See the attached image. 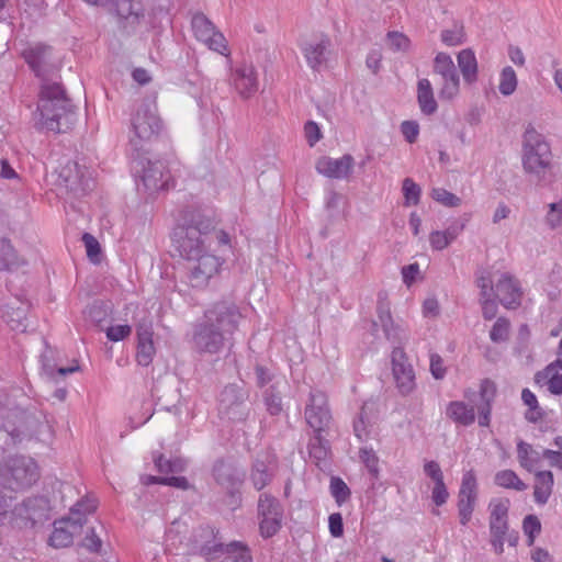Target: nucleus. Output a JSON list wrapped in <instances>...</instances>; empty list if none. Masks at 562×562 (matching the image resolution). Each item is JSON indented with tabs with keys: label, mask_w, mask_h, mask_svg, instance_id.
I'll return each mask as SVG.
<instances>
[{
	"label": "nucleus",
	"mask_w": 562,
	"mask_h": 562,
	"mask_svg": "<svg viewBox=\"0 0 562 562\" xmlns=\"http://www.w3.org/2000/svg\"><path fill=\"white\" fill-rule=\"evenodd\" d=\"M13 423L4 424L3 428L13 442L22 441L26 437H36L41 441H47L50 438V427L47 422H43L34 413L24 409H15L10 413Z\"/></svg>",
	"instance_id": "obj_8"
},
{
	"label": "nucleus",
	"mask_w": 562,
	"mask_h": 562,
	"mask_svg": "<svg viewBox=\"0 0 562 562\" xmlns=\"http://www.w3.org/2000/svg\"><path fill=\"white\" fill-rule=\"evenodd\" d=\"M518 86L516 71L513 67L506 66L499 72L498 90L504 97L512 95Z\"/></svg>",
	"instance_id": "obj_39"
},
{
	"label": "nucleus",
	"mask_w": 562,
	"mask_h": 562,
	"mask_svg": "<svg viewBox=\"0 0 562 562\" xmlns=\"http://www.w3.org/2000/svg\"><path fill=\"white\" fill-rule=\"evenodd\" d=\"M509 499L496 498L490 503V530L491 535H506L508 530L507 516L509 510Z\"/></svg>",
	"instance_id": "obj_24"
},
{
	"label": "nucleus",
	"mask_w": 562,
	"mask_h": 562,
	"mask_svg": "<svg viewBox=\"0 0 562 562\" xmlns=\"http://www.w3.org/2000/svg\"><path fill=\"white\" fill-rule=\"evenodd\" d=\"M106 337L111 341H121L132 333L130 325H115L106 328Z\"/></svg>",
	"instance_id": "obj_63"
},
{
	"label": "nucleus",
	"mask_w": 562,
	"mask_h": 562,
	"mask_svg": "<svg viewBox=\"0 0 562 562\" xmlns=\"http://www.w3.org/2000/svg\"><path fill=\"white\" fill-rule=\"evenodd\" d=\"M78 529H74L70 519L67 517L54 524V530L49 537V544L54 548H66L72 543L74 535Z\"/></svg>",
	"instance_id": "obj_31"
},
{
	"label": "nucleus",
	"mask_w": 562,
	"mask_h": 562,
	"mask_svg": "<svg viewBox=\"0 0 562 562\" xmlns=\"http://www.w3.org/2000/svg\"><path fill=\"white\" fill-rule=\"evenodd\" d=\"M494 482L496 485L510 488L518 492L527 490V484L524 483L513 470H502L495 474Z\"/></svg>",
	"instance_id": "obj_38"
},
{
	"label": "nucleus",
	"mask_w": 562,
	"mask_h": 562,
	"mask_svg": "<svg viewBox=\"0 0 562 562\" xmlns=\"http://www.w3.org/2000/svg\"><path fill=\"white\" fill-rule=\"evenodd\" d=\"M480 395L482 401L484 402L483 405L492 406V402L495 398L496 395V385L491 380H484L481 383L480 386Z\"/></svg>",
	"instance_id": "obj_64"
},
{
	"label": "nucleus",
	"mask_w": 562,
	"mask_h": 562,
	"mask_svg": "<svg viewBox=\"0 0 562 562\" xmlns=\"http://www.w3.org/2000/svg\"><path fill=\"white\" fill-rule=\"evenodd\" d=\"M304 417L314 432H323L328 429L331 414L327 403V396L321 391H311L308 403L304 411Z\"/></svg>",
	"instance_id": "obj_15"
},
{
	"label": "nucleus",
	"mask_w": 562,
	"mask_h": 562,
	"mask_svg": "<svg viewBox=\"0 0 562 562\" xmlns=\"http://www.w3.org/2000/svg\"><path fill=\"white\" fill-rule=\"evenodd\" d=\"M281 519H282V516L262 517V519L260 521L261 535L266 538H269V537H272L273 535H276L281 527Z\"/></svg>",
	"instance_id": "obj_60"
},
{
	"label": "nucleus",
	"mask_w": 562,
	"mask_h": 562,
	"mask_svg": "<svg viewBox=\"0 0 562 562\" xmlns=\"http://www.w3.org/2000/svg\"><path fill=\"white\" fill-rule=\"evenodd\" d=\"M137 353L136 360L139 366L147 367L151 363L156 349L153 341V327L150 323H140L136 329Z\"/></svg>",
	"instance_id": "obj_22"
},
{
	"label": "nucleus",
	"mask_w": 562,
	"mask_h": 562,
	"mask_svg": "<svg viewBox=\"0 0 562 562\" xmlns=\"http://www.w3.org/2000/svg\"><path fill=\"white\" fill-rule=\"evenodd\" d=\"M392 378L401 395L407 396L416 389V375L405 349L392 348L390 353Z\"/></svg>",
	"instance_id": "obj_12"
},
{
	"label": "nucleus",
	"mask_w": 562,
	"mask_h": 562,
	"mask_svg": "<svg viewBox=\"0 0 562 562\" xmlns=\"http://www.w3.org/2000/svg\"><path fill=\"white\" fill-rule=\"evenodd\" d=\"M85 2L104 8L117 18L120 27L132 33L145 19V9L139 0H83Z\"/></svg>",
	"instance_id": "obj_10"
},
{
	"label": "nucleus",
	"mask_w": 562,
	"mask_h": 562,
	"mask_svg": "<svg viewBox=\"0 0 562 562\" xmlns=\"http://www.w3.org/2000/svg\"><path fill=\"white\" fill-rule=\"evenodd\" d=\"M359 459L367 468L369 473L378 477L379 475V457L372 448H361L359 450Z\"/></svg>",
	"instance_id": "obj_48"
},
{
	"label": "nucleus",
	"mask_w": 562,
	"mask_h": 562,
	"mask_svg": "<svg viewBox=\"0 0 562 562\" xmlns=\"http://www.w3.org/2000/svg\"><path fill=\"white\" fill-rule=\"evenodd\" d=\"M417 101L420 111L426 115H431L437 111V101L434 95L431 82L426 79H419L417 82Z\"/></svg>",
	"instance_id": "obj_33"
},
{
	"label": "nucleus",
	"mask_w": 562,
	"mask_h": 562,
	"mask_svg": "<svg viewBox=\"0 0 562 562\" xmlns=\"http://www.w3.org/2000/svg\"><path fill=\"white\" fill-rule=\"evenodd\" d=\"M441 41L447 46H458L464 41L463 27L460 25H453L452 29L443 30L441 32Z\"/></svg>",
	"instance_id": "obj_53"
},
{
	"label": "nucleus",
	"mask_w": 562,
	"mask_h": 562,
	"mask_svg": "<svg viewBox=\"0 0 562 562\" xmlns=\"http://www.w3.org/2000/svg\"><path fill=\"white\" fill-rule=\"evenodd\" d=\"M551 148L544 136L533 127H527L522 135L521 154L525 172L541 181L551 167Z\"/></svg>",
	"instance_id": "obj_4"
},
{
	"label": "nucleus",
	"mask_w": 562,
	"mask_h": 562,
	"mask_svg": "<svg viewBox=\"0 0 562 562\" xmlns=\"http://www.w3.org/2000/svg\"><path fill=\"white\" fill-rule=\"evenodd\" d=\"M329 490L339 506L347 501L350 494L348 485L338 476L330 477Z\"/></svg>",
	"instance_id": "obj_49"
},
{
	"label": "nucleus",
	"mask_w": 562,
	"mask_h": 562,
	"mask_svg": "<svg viewBox=\"0 0 562 562\" xmlns=\"http://www.w3.org/2000/svg\"><path fill=\"white\" fill-rule=\"evenodd\" d=\"M318 173L333 179L348 178L351 171V155L346 154L340 158L321 157L315 165Z\"/></svg>",
	"instance_id": "obj_20"
},
{
	"label": "nucleus",
	"mask_w": 562,
	"mask_h": 562,
	"mask_svg": "<svg viewBox=\"0 0 562 562\" xmlns=\"http://www.w3.org/2000/svg\"><path fill=\"white\" fill-rule=\"evenodd\" d=\"M212 474L214 480L225 488L232 490L241 482V476L237 469L223 459L215 461Z\"/></svg>",
	"instance_id": "obj_26"
},
{
	"label": "nucleus",
	"mask_w": 562,
	"mask_h": 562,
	"mask_svg": "<svg viewBox=\"0 0 562 562\" xmlns=\"http://www.w3.org/2000/svg\"><path fill=\"white\" fill-rule=\"evenodd\" d=\"M276 469L277 465L272 454L268 452L258 454L250 472V481L254 487L261 491L269 485L276 474Z\"/></svg>",
	"instance_id": "obj_18"
},
{
	"label": "nucleus",
	"mask_w": 562,
	"mask_h": 562,
	"mask_svg": "<svg viewBox=\"0 0 562 562\" xmlns=\"http://www.w3.org/2000/svg\"><path fill=\"white\" fill-rule=\"evenodd\" d=\"M218 415L229 422H244L251 411L249 391L245 385L231 383L218 395Z\"/></svg>",
	"instance_id": "obj_7"
},
{
	"label": "nucleus",
	"mask_w": 562,
	"mask_h": 562,
	"mask_svg": "<svg viewBox=\"0 0 562 562\" xmlns=\"http://www.w3.org/2000/svg\"><path fill=\"white\" fill-rule=\"evenodd\" d=\"M460 85L459 74L441 78L439 98L445 101L454 100L460 93Z\"/></svg>",
	"instance_id": "obj_41"
},
{
	"label": "nucleus",
	"mask_w": 562,
	"mask_h": 562,
	"mask_svg": "<svg viewBox=\"0 0 562 562\" xmlns=\"http://www.w3.org/2000/svg\"><path fill=\"white\" fill-rule=\"evenodd\" d=\"M495 295L506 308H515L520 304L522 293L518 281L504 273L496 283Z\"/></svg>",
	"instance_id": "obj_21"
},
{
	"label": "nucleus",
	"mask_w": 562,
	"mask_h": 562,
	"mask_svg": "<svg viewBox=\"0 0 562 562\" xmlns=\"http://www.w3.org/2000/svg\"><path fill=\"white\" fill-rule=\"evenodd\" d=\"M38 477L37 464L25 456L9 457L0 465V485L14 492L31 487Z\"/></svg>",
	"instance_id": "obj_5"
},
{
	"label": "nucleus",
	"mask_w": 562,
	"mask_h": 562,
	"mask_svg": "<svg viewBox=\"0 0 562 562\" xmlns=\"http://www.w3.org/2000/svg\"><path fill=\"white\" fill-rule=\"evenodd\" d=\"M446 415L451 420L462 426H470L475 420L474 407L462 401L450 402L447 405Z\"/></svg>",
	"instance_id": "obj_30"
},
{
	"label": "nucleus",
	"mask_w": 562,
	"mask_h": 562,
	"mask_svg": "<svg viewBox=\"0 0 562 562\" xmlns=\"http://www.w3.org/2000/svg\"><path fill=\"white\" fill-rule=\"evenodd\" d=\"M215 225L210 213L194 210L184 218L183 224L173 229L172 240L180 256L194 262L187 276L192 288L207 285L222 266L220 258L209 252Z\"/></svg>",
	"instance_id": "obj_1"
},
{
	"label": "nucleus",
	"mask_w": 562,
	"mask_h": 562,
	"mask_svg": "<svg viewBox=\"0 0 562 562\" xmlns=\"http://www.w3.org/2000/svg\"><path fill=\"white\" fill-rule=\"evenodd\" d=\"M374 327H380L384 338L393 346L392 348L402 347L409 340V328L406 323L394 319L391 312V303L385 293H380L376 304V321Z\"/></svg>",
	"instance_id": "obj_9"
},
{
	"label": "nucleus",
	"mask_w": 562,
	"mask_h": 562,
	"mask_svg": "<svg viewBox=\"0 0 562 562\" xmlns=\"http://www.w3.org/2000/svg\"><path fill=\"white\" fill-rule=\"evenodd\" d=\"M546 215V224L551 229L562 226V201L550 203Z\"/></svg>",
	"instance_id": "obj_52"
},
{
	"label": "nucleus",
	"mask_w": 562,
	"mask_h": 562,
	"mask_svg": "<svg viewBox=\"0 0 562 562\" xmlns=\"http://www.w3.org/2000/svg\"><path fill=\"white\" fill-rule=\"evenodd\" d=\"M403 283L411 288L415 282L423 279L420 267L417 262L409 263L401 269Z\"/></svg>",
	"instance_id": "obj_55"
},
{
	"label": "nucleus",
	"mask_w": 562,
	"mask_h": 562,
	"mask_svg": "<svg viewBox=\"0 0 562 562\" xmlns=\"http://www.w3.org/2000/svg\"><path fill=\"white\" fill-rule=\"evenodd\" d=\"M143 165L142 181L146 190L155 192L169 188V172L161 160H147Z\"/></svg>",
	"instance_id": "obj_19"
},
{
	"label": "nucleus",
	"mask_w": 562,
	"mask_h": 562,
	"mask_svg": "<svg viewBox=\"0 0 562 562\" xmlns=\"http://www.w3.org/2000/svg\"><path fill=\"white\" fill-rule=\"evenodd\" d=\"M509 334V323L507 319L501 317L493 325L490 338L494 342H503L506 341Z\"/></svg>",
	"instance_id": "obj_57"
},
{
	"label": "nucleus",
	"mask_w": 562,
	"mask_h": 562,
	"mask_svg": "<svg viewBox=\"0 0 562 562\" xmlns=\"http://www.w3.org/2000/svg\"><path fill=\"white\" fill-rule=\"evenodd\" d=\"M477 497V483L475 474L472 470L467 471L462 476L459 491V499L462 502L475 503Z\"/></svg>",
	"instance_id": "obj_37"
},
{
	"label": "nucleus",
	"mask_w": 562,
	"mask_h": 562,
	"mask_svg": "<svg viewBox=\"0 0 562 562\" xmlns=\"http://www.w3.org/2000/svg\"><path fill=\"white\" fill-rule=\"evenodd\" d=\"M3 317L12 330L22 333L26 330L27 324L25 323L26 318L24 308L18 307L15 310L12 308V312L7 311L3 314Z\"/></svg>",
	"instance_id": "obj_46"
},
{
	"label": "nucleus",
	"mask_w": 562,
	"mask_h": 562,
	"mask_svg": "<svg viewBox=\"0 0 562 562\" xmlns=\"http://www.w3.org/2000/svg\"><path fill=\"white\" fill-rule=\"evenodd\" d=\"M460 228L448 227L445 231H432L429 234V244L434 250L440 251L446 249L451 243H453L460 234Z\"/></svg>",
	"instance_id": "obj_36"
},
{
	"label": "nucleus",
	"mask_w": 562,
	"mask_h": 562,
	"mask_svg": "<svg viewBox=\"0 0 562 562\" xmlns=\"http://www.w3.org/2000/svg\"><path fill=\"white\" fill-rule=\"evenodd\" d=\"M192 31L199 42L205 44L211 50L227 56L228 48L224 35L216 30L207 16L201 12L193 14L191 20Z\"/></svg>",
	"instance_id": "obj_14"
},
{
	"label": "nucleus",
	"mask_w": 562,
	"mask_h": 562,
	"mask_svg": "<svg viewBox=\"0 0 562 562\" xmlns=\"http://www.w3.org/2000/svg\"><path fill=\"white\" fill-rule=\"evenodd\" d=\"M82 173L77 162L67 164L60 171L59 178L65 187L70 191L86 190L82 183Z\"/></svg>",
	"instance_id": "obj_35"
},
{
	"label": "nucleus",
	"mask_w": 562,
	"mask_h": 562,
	"mask_svg": "<svg viewBox=\"0 0 562 562\" xmlns=\"http://www.w3.org/2000/svg\"><path fill=\"white\" fill-rule=\"evenodd\" d=\"M82 241L85 244L88 258L93 262H98L101 254V247L97 238L89 233H85L82 235Z\"/></svg>",
	"instance_id": "obj_61"
},
{
	"label": "nucleus",
	"mask_w": 562,
	"mask_h": 562,
	"mask_svg": "<svg viewBox=\"0 0 562 562\" xmlns=\"http://www.w3.org/2000/svg\"><path fill=\"white\" fill-rule=\"evenodd\" d=\"M521 400L529 409L526 412V419L536 423L542 417L541 408L539 407L536 395L529 390L524 389L521 392Z\"/></svg>",
	"instance_id": "obj_43"
},
{
	"label": "nucleus",
	"mask_w": 562,
	"mask_h": 562,
	"mask_svg": "<svg viewBox=\"0 0 562 562\" xmlns=\"http://www.w3.org/2000/svg\"><path fill=\"white\" fill-rule=\"evenodd\" d=\"M95 508L97 502L92 497H86L77 502L70 509V515L68 516L71 527L74 529L81 528L83 524H86V515L93 513Z\"/></svg>",
	"instance_id": "obj_34"
},
{
	"label": "nucleus",
	"mask_w": 562,
	"mask_h": 562,
	"mask_svg": "<svg viewBox=\"0 0 562 562\" xmlns=\"http://www.w3.org/2000/svg\"><path fill=\"white\" fill-rule=\"evenodd\" d=\"M434 71L441 78L458 75L454 63L447 53H438L434 59Z\"/></svg>",
	"instance_id": "obj_42"
},
{
	"label": "nucleus",
	"mask_w": 562,
	"mask_h": 562,
	"mask_svg": "<svg viewBox=\"0 0 562 562\" xmlns=\"http://www.w3.org/2000/svg\"><path fill=\"white\" fill-rule=\"evenodd\" d=\"M111 312V305L103 301H94L87 311L88 317L95 324H101Z\"/></svg>",
	"instance_id": "obj_50"
},
{
	"label": "nucleus",
	"mask_w": 562,
	"mask_h": 562,
	"mask_svg": "<svg viewBox=\"0 0 562 562\" xmlns=\"http://www.w3.org/2000/svg\"><path fill=\"white\" fill-rule=\"evenodd\" d=\"M430 196L446 207H458L462 204L461 198L443 188H434Z\"/></svg>",
	"instance_id": "obj_45"
},
{
	"label": "nucleus",
	"mask_w": 562,
	"mask_h": 562,
	"mask_svg": "<svg viewBox=\"0 0 562 562\" xmlns=\"http://www.w3.org/2000/svg\"><path fill=\"white\" fill-rule=\"evenodd\" d=\"M386 45L393 52H407L411 47L409 38L400 32H389L386 36Z\"/></svg>",
	"instance_id": "obj_51"
},
{
	"label": "nucleus",
	"mask_w": 562,
	"mask_h": 562,
	"mask_svg": "<svg viewBox=\"0 0 562 562\" xmlns=\"http://www.w3.org/2000/svg\"><path fill=\"white\" fill-rule=\"evenodd\" d=\"M42 364L43 371L48 378H53L55 373H57L60 376H66L67 374L74 373L79 370L78 366L56 368L54 364L50 363L46 355L42 356Z\"/></svg>",
	"instance_id": "obj_58"
},
{
	"label": "nucleus",
	"mask_w": 562,
	"mask_h": 562,
	"mask_svg": "<svg viewBox=\"0 0 562 562\" xmlns=\"http://www.w3.org/2000/svg\"><path fill=\"white\" fill-rule=\"evenodd\" d=\"M441 312L439 300L436 295H428L422 303V315L424 318L435 319Z\"/></svg>",
	"instance_id": "obj_54"
},
{
	"label": "nucleus",
	"mask_w": 562,
	"mask_h": 562,
	"mask_svg": "<svg viewBox=\"0 0 562 562\" xmlns=\"http://www.w3.org/2000/svg\"><path fill=\"white\" fill-rule=\"evenodd\" d=\"M524 532L528 537V544L532 546L537 535L541 530V525L536 516L529 515L524 519L522 524Z\"/></svg>",
	"instance_id": "obj_59"
},
{
	"label": "nucleus",
	"mask_w": 562,
	"mask_h": 562,
	"mask_svg": "<svg viewBox=\"0 0 562 562\" xmlns=\"http://www.w3.org/2000/svg\"><path fill=\"white\" fill-rule=\"evenodd\" d=\"M162 123L153 101L143 100L131 116L130 146L136 153L158 137Z\"/></svg>",
	"instance_id": "obj_3"
},
{
	"label": "nucleus",
	"mask_w": 562,
	"mask_h": 562,
	"mask_svg": "<svg viewBox=\"0 0 562 562\" xmlns=\"http://www.w3.org/2000/svg\"><path fill=\"white\" fill-rule=\"evenodd\" d=\"M458 67L467 85H473L479 77V65L472 49L465 48L457 55Z\"/></svg>",
	"instance_id": "obj_28"
},
{
	"label": "nucleus",
	"mask_w": 562,
	"mask_h": 562,
	"mask_svg": "<svg viewBox=\"0 0 562 562\" xmlns=\"http://www.w3.org/2000/svg\"><path fill=\"white\" fill-rule=\"evenodd\" d=\"M562 358H558L555 361L546 367L542 371L536 374V382L546 387L551 394H562Z\"/></svg>",
	"instance_id": "obj_23"
},
{
	"label": "nucleus",
	"mask_w": 562,
	"mask_h": 562,
	"mask_svg": "<svg viewBox=\"0 0 562 562\" xmlns=\"http://www.w3.org/2000/svg\"><path fill=\"white\" fill-rule=\"evenodd\" d=\"M48 502L45 497H29L14 506L10 513V521L19 528H32L46 518Z\"/></svg>",
	"instance_id": "obj_13"
},
{
	"label": "nucleus",
	"mask_w": 562,
	"mask_h": 562,
	"mask_svg": "<svg viewBox=\"0 0 562 562\" xmlns=\"http://www.w3.org/2000/svg\"><path fill=\"white\" fill-rule=\"evenodd\" d=\"M258 513L261 517L282 516V506L274 496L262 493L258 499Z\"/></svg>",
	"instance_id": "obj_40"
},
{
	"label": "nucleus",
	"mask_w": 562,
	"mask_h": 562,
	"mask_svg": "<svg viewBox=\"0 0 562 562\" xmlns=\"http://www.w3.org/2000/svg\"><path fill=\"white\" fill-rule=\"evenodd\" d=\"M543 458V450L539 451L522 440L517 442V459L519 465L526 471L538 472L537 469L541 465Z\"/></svg>",
	"instance_id": "obj_27"
},
{
	"label": "nucleus",
	"mask_w": 562,
	"mask_h": 562,
	"mask_svg": "<svg viewBox=\"0 0 562 562\" xmlns=\"http://www.w3.org/2000/svg\"><path fill=\"white\" fill-rule=\"evenodd\" d=\"M228 339L227 335L210 325L205 319L195 326L193 334L194 347L201 352L216 353Z\"/></svg>",
	"instance_id": "obj_16"
},
{
	"label": "nucleus",
	"mask_w": 562,
	"mask_h": 562,
	"mask_svg": "<svg viewBox=\"0 0 562 562\" xmlns=\"http://www.w3.org/2000/svg\"><path fill=\"white\" fill-rule=\"evenodd\" d=\"M430 373L436 380H442L446 376L447 368L442 357L438 353L430 355Z\"/></svg>",
	"instance_id": "obj_62"
},
{
	"label": "nucleus",
	"mask_w": 562,
	"mask_h": 562,
	"mask_svg": "<svg viewBox=\"0 0 562 562\" xmlns=\"http://www.w3.org/2000/svg\"><path fill=\"white\" fill-rule=\"evenodd\" d=\"M278 383L279 382H276L267 389L263 394L267 411L271 415H278L282 411V398L280 392L276 391Z\"/></svg>",
	"instance_id": "obj_47"
},
{
	"label": "nucleus",
	"mask_w": 562,
	"mask_h": 562,
	"mask_svg": "<svg viewBox=\"0 0 562 562\" xmlns=\"http://www.w3.org/2000/svg\"><path fill=\"white\" fill-rule=\"evenodd\" d=\"M330 41L325 35H315L307 40H301L299 46L310 68L319 70L326 65L329 55Z\"/></svg>",
	"instance_id": "obj_17"
},
{
	"label": "nucleus",
	"mask_w": 562,
	"mask_h": 562,
	"mask_svg": "<svg viewBox=\"0 0 562 562\" xmlns=\"http://www.w3.org/2000/svg\"><path fill=\"white\" fill-rule=\"evenodd\" d=\"M402 191L405 206L417 205L419 203L422 189L412 178H405L403 180Z\"/></svg>",
	"instance_id": "obj_44"
},
{
	"label": "nucleus",
	"mask_w": 562,
	"mask_h": 562,
	"mask_svg": "<svg viewBox=\"0 0 562 562\" xmlns=\"http://www.w3.org/2000/svg\"><path fill=\"white\" fill-rule=\"evenodd\" d=\"M52 55V47L45 45H36L24 52L26 63L43 81L37 105L41 124L47 131L65 133L76 123L77 115L64 88L58 82H50L49 76L57 70Z\"/></svg>",
	"instance_id": "obj_2"
},
{
	"label": "nucleus",
	"mask_w": 562,
	"mask_h": 562,
	"mask_svg": "<svg viewBox=\"0 0 562 562\" xmlns=\"http://www.w3.org/2000/svg\"><path fill=\"white\" fill-rule=\"evenodd\" d=\"M553 474L551 471H538L535 473L533 498L539 505H544L553 488Z\"/></svg>",
	"instance_id": "obj_32"
},
{
	"label": "nucleus",
	"mask_w": 562,
	"mask_h": 562,
	"mask_svg": "<svg viewBox=\"0 0 562 562\" xmlns=\"http://www.w3.org/2000/svg\"><path fill=\"white\" fill-rule=\"evenodd\" d=\"M82 547L90 552L98 553L102 547V540L95 527H88L82 539Z\"/></svg>",
	"instance_id": "obj_56"
},
{
	"label": "nucleus",
	"mask_w": 562,
	"mask_h": 562,
	"mask_svg": "<svg viewBox=\"0 0 562 562\" xmlns=\"http://www.w3.org/2000/svg\"><path fill=\"white\" fill-rule=\"evenodd\" d=\"M322 432H315L308 442V454L312 461L325 471L328 469L327 458L329 454V443L321 436Z\"/></svg>",
	"instance_id": "obj_29"
},
{
	"label": "nucleus",
	"mask_w": 562,
	"mask_h": 562,
	"mask_svg": "<svg viewBox=\"0 0 562 562\" xmlns=\"http://www.w3.org/2000/svg\"><path fill=\"white\" fill-rule=\"evenodd\" d=\"M234 85L243 98H249L258 91L257 72L252 65H241L235 70Z\"/></svg>",
	"instance_id": "obj_25"
},
{
	"label": "nucleus",
	"mask_w": 562,
	"mask_h": 562,
	"mask_svg": "<svg viewBox=\"0 0 562 562\" xmlns=\"http://www.w3.org/2000/svg\"><path fill=\"white\" fill-rule=\"evenodd\" d=\"M194 548L203 555L224 552L226 555L222 562H252L250 549L240 541H232L224 546L215 539L211 527H201L193 535Z\"/></svg>",
	"instance_id": "obj_6"
},
{
	"label": "nucleus",
	"mask_w": 562,
	"mask_h": 562,
	"mask_svg": "<svg viewBox=\"0 0 562 562\" xmlns=\"http://www.w3.org/2000/svg\"><path fill=\"white\" fill-rule=\"evenodd\" d=\"M204 319L231 338L238 329L243 315L233 301L222 300L204 312Z\"/></svg>",
	"instance_id": "obj_11"
}]
</instances>
